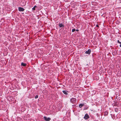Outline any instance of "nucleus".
<instances>
[{
  "label": "nucleus",
  "mask_w": 121,
  "mask_h": 121,
  "mask_svg": "<svg viewBox=\"0 0 121 121\" xmlns=\"http://www.w3.org/2000/svg\"><path fill=\"white\" fill-rule=\"evenodd\" d=\"M76 31H78V30H76Z\"/></svg>",
  "instance_id": "nucleus-16"
},
{
  "label": "nucleus",
  "mask_w": 121,
  "mask_h": 121,
  "mask_svg": "<svg viewBox=\"0 0 121 121\" xmlns=\"http://www.w3.org/2000/svg\"><path fill=\"white\" fill-rule=\"evenodd\" d=\"M59 26L60 27H61L64 26L62 24H59Z\"/></svg>",
  "instance_id": "nucleus-10"
},
{
  "label": "nucleus",
  "mask_w": 121,
  "mask_h": 121,
  "mask_svg": "<svg viewBox=\"0 0 121 121\" xmlns=\"http://www.w3.org/2000/svg\"><path fill=\"white\" fill-rule=\"evenodd\" d=\"M84 104H79V107L80 108H81L83 106H84Z\"/></svg>",
  "instance_id": "nucleus-6"
},
{
  "label": "nucleus",
  "mask_w": 121,
  "mask_h": 121,
  "mask_svg": "<svg viewBox=\"0 0 121 121\" xmlns=\"http://www.w3.org/2000/svg\"><path fill=\"white\" fill-rule=\"evenodd\" d=\"M21 65L23 66H25L26 65V64L24 63H21Z\"/></svg>",
  "instance_id": "nucleus-8"
},
{
  "label": "nucleus",
  "mask_w": 121,
  "mask_h": 121,
  "mask_svg": "<svg viewBox=\"0 0 121 121\" xmlns=\"http://www.w3.org/2000/svg\"><path fill=\"white\" fill-rule=\"evenodd\" d=\"M108 112L106 111L104 112V115L105 116H106L108 115Z\"/></svg>",
  "instance_id": "nucleus-7"
},
{
  "label": "nucleus",
  "mask_w": 121,
  "mask_h": 121,
  "mask_svg": "<svg viewBox=\"0 0 121 121\" xmlns=\"http://www.w3.org/2000/svg\"><path fill=\"white\" fill-rule=\"evenodd\" d=\"M75 29H73L72 30V31L73 32L74 31H75Z\"/></svg>",
  "instance_id": "nucleus-12"
},
{
  "label": "nucleus",
  "mask_w": 121,
  "mask_h": 121,
  "mask_svg": "<svg viewBox=\"0 0 121 121\" xmlns=\"http://www.w3.org/2000/svg\"><path fill=\"white\" fill-rule=\"evenodd\" d=\"M76 101V99L75 98H72L70 99V101L73 103H74Z\"/></svg>",
  "instance_id": "nucleus-1"
},
{
  "label": "nucleus",
  "mask_w": 121,
  "mask_h": 121,
  "mask_svg": "<svg viewBox=\"0 0 121 121\" xmlns=\"http://www.w3.org/2000/svg\"><path fill=\"white\" fill-rule=\"evenodd\" d=\"M63 93L65 94V95H67L68 93L66 92V91H63Z\"/></svg>",
  "instance_id": "nucleus-9"
},
{
  "label": "nucleus",
  "mask_w": 121,
  "mask_h": 121,
  "mask_svg": "<svg viewBox=\"0 0 121 121\" xmlns=\"http://www.w3.org/2000/svg\"><path fill=\"white\" fill-rule=\"evenodd\" d=\"M96 26H97V27H98L99 26H98V25H96Z\"/></svg>",
  "instance_id": "nucleus-15"
},
{
  "label": "nucleus",
  "mask_w": 121,
  "mask_h": 121,
  "mask_svg": "<svg viewBox=\"0 0 121 121\" xmlns=\"http://www.w3.org/2000/svg\"><path fill=\"white\" fill-rule=\"evenodd\" d=\"M36 7V6H34V7L32 8V9L34 10H35V8Z\"/></svg>",
  "instance_id": "nucleus-11"
},
{
  "label": "nucleus",
  "mask_w": 121,
  "mask_h": 121,
  "mask_svg": "<svg viewBox=\"0 0 121 121\" xmlns=\"http://www.w3.org/2000/svg\"><path fill=\"white\" fill-rule=\"evenodd\" d=\"M19 10L21 11H23L24 10V9L22 8L19 7L18 8Z\"/></svg>",
  "instance_id": "nucleus-4"
},
{
  "label": "nucleus",
  "mask_w": 121,
  "mask_h": 121,
  "mask_svg": "<svg viewBox=\"0 0 121 121\" xmlns=\"http://www.w3.org/2000/svg\"><path fill=\"white\" fill-rule=\"evenodd\" d=\"M89 117V115L87 114H86L84 116V118L85 119H87Z\"/></svg>",
  "instance_id": "nucleus-3"
},
{
  "label": "nucleus",
  "mask_w": 121,
  "mask_h": 121,
  "mask_svg": "<svg viewBox=\"0 0 121 121\" xmlns=\"http://www.w3.org/2000/svg\"><path fill=\"white\" fill-rule=\"evenodd\" d=\"M117 42L118 43H121V42H120L119 40H118V41H117Z\"/></svg>",
  "instance_id": "nucleus-14"
},
{
  "label": "nucleus",
  "mask_w": 121,
  "mask_h": 121,
  "mask_svg": "<svg viewBox=\"0 0 121 121\" xmlns=\"http://www.w3.org/2000/svg\"><path fill=\"white\" fill-rule=\"evenodd\" d=\"M44 119L47 121H50L51 120V118L50 117H48L47 118V117H44Z\"/></svg>",
  "instance_id": "nucleus-2"
},
{
  "label": "nucleus",
  "mask_w": 121,
  "mask_h": 121,
  "mask_svg": "<svg viewBox=\"0 0 121 121\" xmlns=\"http://www.w3.org/2000/svg\"><path fill=\"white\" fill-rule=\"evenodd\" d=\"M23 5H25V4H24Z\"/></svg>",
  "instance_id": "nucleus-19"
},
{
  "label": "nucleus",
  "mask_w": 121,
  "mask_h": 121,
  "mask_svg": "<svg viewBox=\"0 0 121 121\" xmlns=\"http://www.w3.org/2000/svg\"><path fill=\"white\" fill-rule=\"evenodd\" d=\"M120 46L121 47V44H120Z\"/></svg>",
  "instance_id": "nucleus-17"
},
{
  "label": "nucleus",
  "mask_w": 121,
  "mask_h": 121,
  "mask_svg": "<svg viewBox=\"0 0 121 121\" xmlns=\"http://www.w3.org/2000/svg\"><path fill=\"white\" fill-rule=\"evenodd\" d=\"M91 52V50H88L86 51L85 52V53L86 54H89Z\"/></svg>",
  "instance_id": "nucleus-5"
},
{
  "label": "nucleus",
  "mask_w": 121,
  "mask_h": 121,
  "mask_svg": "<svg viewBox=\"0 0 121 121\" xmlns=\"http://www.w3.org/2000/svg\"><path fill=\"white\" fill-rule=\"evenodd\" d=\"M38 98V96L36 95L35 97V98L36 99L37 98Z\"/></svg>",
  "instance_id": "nucleus-13"
},
{
  "label": "nucleus",
  "mask_w": 121,
  "mask_h": 121,
  "mask_svg": "<svg viewBox=\"0 0 121 121\" xmlns=\"http://www.w3.org/2000/svg\"><path fill=\"white\" fill-rule=\"evenodd\" d=\"M22 2H23V1H22Z\"/></svg>",
  "instance_id": "nucleus-18"
}]
</instances>
